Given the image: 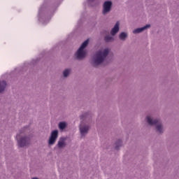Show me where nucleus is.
<instances>
[{"label":"nucleus","mask_w":179,"mask_h":179,"mask_svg":"<svg viewBox=\"0 0 179 179\" xmlns=\"http://www.w3.org/2000/svg\"><path fill=\"white\" fill-rule=\"evenodd\" d=\"M111 52L110 48H106L105 49H99L95 52L92 55L90 60V64L94 68H99L100 65L104 64L108 58V55Z\"/></svg>","instance_id":"obj_1"},{"label":"nucleus","mask_w":179,"mask_h":179,"mask_svg":"<svg viewBox=\"0 0 179 179\" xmlns=\"http://www.w3.org/2000/svg\"><path fill=\"white\" fill-rule=\"evenodd\" d=\"M145 122L150 127H154V131L157 135H163L166 132V129L164 128V124L162 119L158 117H155L153 115L148 114L145 117Z\"/></svg>","instance_id":"obj_2"},{"label":"nucleus","mask_w":179,"mask_h":179,"mask_svg":"<svg viewBox=\"0 0 179 179\" xmlns=\"http://www.w3.org/2000/svg\"><path fill=\"white\" fill-rule=\"evenodd\" d=\"M29 126H25L21 129L18 134L16 135V141L18 148H27L30 145V137L29 136L23 135L26 132V129Z\"/></svg>","instance_id":"obj_3"},{"label":"nucleus","mask_w":179,"mask_h":179,"mask_svg":"<svg viewBox=\"0 0 179 179\" xmlns=\"http://www.w3.org/2000/svg\"><path fill=\"white\" fill-rule=\"evenodd\" d=\"M89 45V39L84 41L80 47L78 49V50L74 54V59L76 61H83L86 58V50L85 49Z\"/></svg>","instance_id":"obj_4"},{"label":"nucleus","mask_w":179,"mask_h":179,"mask_svg":"<svg viewBox=\"0 0 179 179\" xmlns=\"http://www.w3.org/2000/svg\"><path fill=\"white\" fill-rule=\"evenodd\" d=\"M79 129L81 138H85V136L89 134L90 126L89 124H86L85 122H81L79 125Z\"/></svg>","instance_id":"obj_5"},{"label":"nucleus","mask_w":179,"mask_h":179,"mask_svg":"<svg viewBox=\"0 0 179 179\" xmlns=\"http://www.w3.org/2000/svg\"><path fill=\"white\" fill-rule=\"evenodd\" d=\"M113 8V1H106L103 3V15H108L110 12H111V9Z\"/></svg>","instance_id":"obj_6"},{"label":"nucleus","mask_w":179,"mask_h":179,"mask_svg":"<svg viewBox=\"0 0 179 179\" xmlns=\"http://www.w3.org/2000/svg\"><path fill=\"white\" fill-rule=\"evenodd\" d=\"M58 130H53L50 133V136L49 137L48 140V145H52L55 144V142H57V139H58Z\"/></svg>","instance_id":"obj_7"},{"label":"nucleus","mask_w":179,"mask_h":179,"mask_svg":"<svg viewBox=\"0 0 179 179\" xmlns=\"http://www.w3.org/2000/svg\"><path fill=\"white\" fill-rule=\"evenodd\" d=\"M92 114L90 112H87L83 113L80 116V118L82 120L81 122H83V121H90L92 120Z\"/></svg>","instance_id":"obj_8"},{"label":"nucleus","mask_w":179,"mask_h":179,"mask_svg":"<svg viewBox=\"0 0 179 179\" xmlns=\"http://www.w3.org/2000/svg\"><path fill=\"white\" fill-rule=\"evenodd\" d=\"M72 73V69L71 68H66L62 71V78L64 79H68Z\"/></svg>","instance_id":"obj_9"},{"label":"nucleus","mask_w":179,"mask_h":179,"mask_svg":"<svg viewBox=\"0 0 179 179\" xmlns=\"http://www.w3.org/2000/svg\"><path fill=\"white\" fill-rule=\"evenodd\" d=\"M118 31H120V22H117L115 23V26L110 31V34L111 36H115Z\"/></svg>","instance_id":"obj_10"},{"label":"nucleus","mask_w":179,"mask_h":179,"mask_svg":"<svg viewBox=\"0 0 179 179\" xmlns=\"http://www.w3.org/2000/svg\"><path fill=\"white\" fill-rule=\"evenodd\" d=\"M149 27H150V24H146L143 27L137 28L133 31V34H139V33H142L143 31H145V30H146V29H149Z\"/></svg>","instance_id":"obj_11"},{"label":"nucleus","mask_w":179,"mask_h":179,"mask_svg":"<svg viewBox=\"0 0 179 179\" xmlns=\"http://www.w3.org/2000/svg\"><path fill=\"white\" fill-rule=\"evenodd\" d=\"M65 141H66V138L62 137L59 138L58 143H57V147L59 149H62L66 146V143H65Z\"/></svg>","instance_id":"obj_12"},{"label":"nucleus","mask_w":179,"mask_h":179,"mask_svg":"<svg viewBox=\"0 0 179 179\" xmlns=\"http://www.w3.org/2000/svg\"><path fill=\"white\" fill-rule=\"evenodd\" d=\"M119 38L121 41H125L127 38H128V33L127 32H122L119 34Z\"/></svg>","instance_id":"obj_13"},{"label":"nucleus","mask_w":179,"mask_h":179,"mask_svg":"<svg viewBox=\"0 0 179 179\" xmlns=\"http://www.w3.org/2000/svg\"><path fill=\"white\" fill-rule=\"evenodd\" d=\"M5 89H6V81L5 80L0 81V93H2V92H4Z\"/></svg>","instance_id":"obj_14"},{"label":"nucleus","mask_w":179,"mask_h":179,"mask_svg":"<svg viewBox=\"0 0 179 179\" xmlns=\"http://www.w3.org/2000/svg\"><path fill=\"white\" fill-rule=\"evenodd\" d=\"M115 150H120V148L122 146V140L118 139L115 143Z\"/></svg>","instance_id":"obj_15"},{"label":"nucleus","mask_w":179,"mask_h":179,"mask_svg":"<svg viewBox=\"0 0 179 179\" xmlns=\"http://www.w3.org/2000/svg\"><path fill=\"white\" fill-rule=\"evenodd\" d=\"M114 37L110 36V35H106L105 37H104V41L106 43H113L114 42Z\"/></svg>","instance_id":"obj_16"},{"label":"nucleus","mask_w":179,"mask_h":179,"mask_svg":"<svg viewBox=\"0 0 179 179\" xmlns=\"http://www.w3.org/2000/svg\"><path fill=\"white\" fill-rule=\"evenodd\" d=\"M66 127H68V124H66V122H60L59 123V129L61 131H64V129H66Z\"/></svg>","instance_id":"obj_17"},{"label":"nucleus","mask_w":179,"mask_h":179,"mask_svg":"<svg viewBox=\"0 0 179 179\" xmlns=\"http://www.w3.org/2000/svg\"><path fill=\"white\" fill-rule=\"evenodd\" d=\"M88 2L91 6H96V5H98L97 0H88Z\"/></svg>","instance_id":"obj_18"}]
</instances>
